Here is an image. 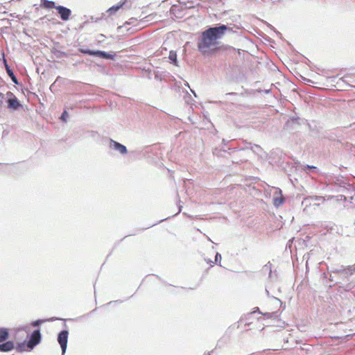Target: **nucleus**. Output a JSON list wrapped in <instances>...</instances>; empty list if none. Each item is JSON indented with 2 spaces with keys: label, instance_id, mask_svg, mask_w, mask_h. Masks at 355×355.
I'll return each mask as SVG.
<instances>
[{
  "label": "nucleus",
  "instance_id": "33",
  "mask_svg": "<svg viewBox=\"0 0 355 355\" xmlns=\"http://www.w3.org/2000/svg\"><path fill=\"white\" fill-rule=\"evenodd\" d=\"M205 261L208 263H210L211 266H212L214 263V262L210 259H205Z\"/></svg>",
  "mask_w": 355,
  "mask_h": 355
},
{
  "label": "nucleus",
  "instance_id": "42",
  "mask_svg": "<svg viewBox=\"0 0 355 355\" xmlns=\"http://www.w3.org/2000/svg\"><path fill=\"white\" fill-rule=\"evenodd\" d=\"M181 208H182V207H179V212L181 211Z\"/></svg>",
  "mask_w": 355,
  "mask_h": 355
},
{
  "label": "nucleus",
  "instance_id": "19",
  "mask_svg": "<svg viewBox=\"0 0 355 355\" xmlns=\"http://www.w3.org/2000/svg\"><path fill=\"white\" fill-rule=\"evenodd\" d=\"M304 170L307 172V171H311L314 173H318V168L315 166H312V165H306Z\"/></svg>",
  "mask_w": 355,
  "mask_h": 355
},
{
  "label": "nucleus",
  "instance_id": "21",
  "mask_svg": "<svg viewBox=\"0 0 355 355\" xmlns=\"http://www.w3.org/2000/svg\"><path fill=\"white\" fill-rule=\"evenodd\" d=\"M100 53V50H91L89 49V52H87V55L98 57Z\"/></svg>",
  "mask_w": 355,
  "mask_h": 355
},
{
  "label": "nucleus",
  "instance_id": "31",
  "mask_svg": "<svg viewBox=\"0 0 355 355\" xmlns=\"http://www.w3.org/2000/svg\"><path fill=\"white\" fill-rule=\"evenodd\" d=\"M3 98H4V94L3 93L0 92V105L2 103Z\"/></svg>",
  "mask_w": 355,
  "mask_h": 355
},
{
  "label": "nucleus",
  "instance_id": "36",
  "mask_svg": "<svg viewBox=\"0 0 355 355\" xmlns=\"http://www.w3.org/2000/svg\"><path fill=\"white\" fill-rule=\"evenodd\" d=\"M263 92L266 94H268L270 92V89H265L263 90Z\"/></svg>",
  "mask_w": 355,
  "mask_h": 355
},
{
  "label": "nucleus",
  "instance_id": "32",
  "mask_svg": "<svg viewBox=\"0 0 355 355\" xmlns=\"http://www.w3.org/2000/svg\"><path fill=\"white\" fill-rule=\"evenodd\" d=\"M274 314H275V313H266L263 315L267 316L268 318H270V317H272V315H274Z\"/></svg>",
  "mask_w": 355,
  "mask_h": 355
},
{
  "label": "nucleus",
  "instance_id": "24",
  "mask_svg": "<svg viewBox=\"0 0 355 355\" xmlns=\"http://www.w3.org/2000/svg\"><path fill=\"white\" fill-rule=\"evenodd\" d=\"M344 269L348 272L349 276H351L355 271V268L353 266H347V268L344 267Z\"/></svg>",
  "mask_w": 355,
  "mask_h": 355
},
{
  "label": "nucleus",
  "instance_id": "39",
  "mask_svg": "<svg viewBox=\"0 0 355 355\" xmlns=\"http://www.w3.org/2000/svg\"><path fill=\"white\" fill-rule=\"evenodd\" d=\"M191 91L192 94H194V96H196V93L194 92V91H193V90H191Z\"/></svg>",
  "mask_w": 355,
  "mask_h": 355
},
{
  "label": "nucleus",
  "instance_id": "15",
  "mask_svg": "<svg viewBox=\"0 0 355 355\" xmlns=\"http://www.w3.org/2000/svg\"><path fill=\"white\" fill-rule=\"evenodd\" d=\"M262 272L264 273L268 272L269 278L272 279V264L270 262H268L266 265L263 266Z\"/></svg>",
  "mask_w": 355,
  "mask_h": 355
},
{
  "label": "nucleus",
  "instance_id": "13",
  "mask_svg": "<svg viewBox=\"0 0 355 355\" xmlns=\"http://www.w3.org/2000/svg\"><path fill=\"white\" fill-rule=\"evenodd\" d=\"M41 6L46 9L55 8V7H58L53 1L50 0H41Z\"/></svg>",
  "mask_w": 355,
  "mask_h": 355
},
{
  "label": "nucleus",
  "instance_id": "14",
  "mask_svg": "<svg viewBox=\"0 0 355 355\" xmlns=\"http://www.w3.org/2000/svg\"><path fill=\"white\" fill-rule=\"evenodd\" d=\"M168 59L171 60V63L175 66H178V61L177 59V53L175 51H170L168 55Z\"/></svg>",
  "mask_w": 355,
  "mask_h": 355
},
{
  "label": "nucleus",
  "instance_id": "16",
  "mask_svg": "<svg viewBox=\"0 0 355 355\" xmlns=\"http://www.w3.org/2000/svg\"><path fill=\"white\" fill-rule=\"evenodd\" d=\"M56 319L54 318H49V319H46V320H35L33 322H31V325L33 327H39L40 325H41L42 323L45 322H47V321H54Z\"/></svg>",
  "mask_w": 355,
  "mask_h": 355
},
{
  "label": "nucleus",
  "instance_id": "11",
  "mask_svg": "<svg viewBox=\"0 0 355 355\" xmlns=\"http://www.w3.org/2000/svg\"><path fill=\"white\" fill-rule=\"evenodd\" d=\"M115 56H116L115 53L106 52V51L100 50L98 58L105 59V60H114L115 59Z\"/></svg>",
  "mask_w": 355,
  "mask_h": 355
},
{
  "label": "nucleus",
  "instance_id": "41",
  "mask_svg": "<svg viewBox=\"0 0 355 355\" xmlns=\"http://www.w3.org/2000/svg\"><path fill=\"white\" fill-rule=\"evenodd\" d=\"M130 20H131V22H133V20H136V19H135V18H131V19H130Z\"/></svg>",
  "mask_w": 355,
  "mask_h": 355
},
{
  "label": "nucleus",
  "instance_id": "10",
  "mask_svg": "<svg viewBox=\"0 0 355 355\" xmlns=\"http://www.w3.org/2000/svg\"><path fill=\"white\" fill-rule=\"evenodd\" d=\"M126 0H121L117 4L112 6L110 7L107 12L110 13V15H114L115 14L120 8L123 7V6L125 4Z\"/></svg>",
  "mask_w": 355,
  "mask_h": 355
},
{
  "label": "nucleus",
  "instance_id": "18",
  "mask_svg": "<svg viewBox=\"0 0 355 355\" xmlns=\"http://www.w3.org/2000/svg\"><path fill=\"white\" fill-rule=\"evenodd\" d=\"M250 146V150H252L254 153L259 155L262 151V148L259 145L254 144L252 145L251 143H249Z\"/></svg>",
  "mask_w": 355,
  "mask_h": 355
},
{
  "label": "nucleus",
  "instance_id": "4",
  "mask_svg": "<svg viewBox=\"0 0 355 355\" xmlns=\"http://www.w3.org/2000/svg\"><path fill=\"white\" fill-rule=\"evenodd\" d=\"M55 9L62 21H66L70 19L71 10L69 8L63 6H58V7H55Z\"/></svg>",
  "mask_w": 355,
  "mask_h": 355
},
{
  "label": "nucleus",
  "instance_id": "29",
  "mask_svg": "<svg viewBox=\"0 0 355 355\" xmlns=\"http://www.w3.org/2000/svg\"><path fill=\"white\" fill-rule=\"evenodd\" d=\"M78 51H79L80 53H83V54H87V52H89V49H83V48H80V49H78Z\"/></svg>",
  "mask_w": 355,
  "mask_h": 355
},
{
  "label": "nucleus",
  "instance_id": "8",
  "mask_svg": "<svg viewBox=\"0 0 355 355\" xmlns=\"http://www.w3.org/2000/svg\"><path fill=\"white\" fill-rule=\"evenodd\" d=\"M3 64H4L7 74L11 78L12 81L15 85H19V83L16 76L15 75L13 70L10 67V66L8 65V64L7 62L6 59L4 57H3Z\"/></svg>",
  "mask_w": 355,
  "mask_h": 355
},
{
  "label": "nucleus",
  "instance_id": "1",
  "mask_svg": "<svg viewBox=\"0 0 355 355\" xmlns=\"http://www.w3.org/2000/svg\"><path fill=\"white\" fill-rule=\"evenodd\" d=\"M230 28L225 24H218V26L209 27L201 34L198 42V49L202 54H205L207 50L212 45L216 44V40L222 38L227 31Z\"/></svg>",
  "mask_w": 355,
  "mask_h": 355
},
{
  "label": "nucleus",
  "instance_id": "17",
  "mask_svg": "<svg viewBox=\"0 0 355 355\" xmlns=\"http://www.w3.org/2000/svg\"><path fill=\"white\" fill-rule=\"evenodd\" d=\"M26 343L27 342L26 340L22 343H18L16 347H15L17 352H22L24 351H27Z\"/></svg>",
  "mask_w": 355,
  "mask_h": 355
},
{
  "label": "nucleus",
  "instance_id": "38",
  "mask_svg": "<svg viewBox=\"0 0 355 355\" xmlns=\"http://www.w3.org/2000/svg\"><path fill=\"white\" fill-rule=\"evenodd\" d=\"M323 276H324V278H327V274H326V273H324V274H323Z\"/></svg>",
  "mask_w": 355,
  "mask_h": 355
},
{
  "label": "nucleus",
  "instance_id": "12",
  "mask_svg": "<svg viewBox=\"0 0 355 355\" xmlns=\"http://www.w3.org/2000/svg\"><path fill=\"white\" fill-rule=\"evenodd\" d=\"M9 338V329L5 327H0V343L7 340Z\"/></svg>",
  "mask_w": 355,
  "mask_h": 355
},
{
  "label": "nucleus",
  "instance_id": "26",
  "mask_svg": "<svg viewBox=\"0 0 355 355\" xmlns=\"http://www.w3.org/2000/svg\"><path fill=\"white\" fill-rule=\"evenodd\" d=\"M181 4H184L185 6V8H191L194 7L193 2L188 1L189 5L186 2L180 1Z\"/></svg>",
  "mask_w": 355,
  "mask_h": 355
},
{
  "label": "nucleus",
  "instance_id": "3",
  "mask_svg": "<svg viewBox=\"0 0 355 355\" xmlns=\"http://www.w3.org/2000/svg\"><path fill=\"white\" fill-rule=\"evenodd\" d=\"M69 331L63 329L60 331L58 334L57 340L60 345L62 350V355H64L67 351V343H68Z\"/></svg>",
  "mask_w": 355,
  "mask_h": 355
},
{
  "label": "nucleus",
  "instance_id": "6",
  "mask_svg": "<svg viewBox=\"0 0 355 355\" xmlns=\"http://www.w3.org/2000/svg\"><path fill=\"white\" fill-rule=\"evenodd\" d=\"M110 148L116 151H119L122 155L126 154L128 152L127 148L125 146H124L113 139H110Z\"/></svg>",
  "mask_w": 355,
  "mask_h": 355
},
{
  "label": "nucleus",
  "instance_id": "22",
  "mask_svg": "<svg viewBox=\"0 0 355 355\" xmlns=\"http://www.w3.org/2000/svg\"><path fill=\"white\" fill-rule=\"evenodd\" d=\"M343 267H344L343 266H340L339 268H332L330 270V272H333V273L340 275L341 271L343 270Z\"/></svg>",
  "mask_w": 355,
  "mask_h": 355
},
{
  "label": "nucleus",
  "instance_id": "27",
  "mask_svg": "<svg viewBox=\"0 0 355 355\" xmlns=\"http://www.w3.org/2000/svg\"><path fill=\"white\" fill-rule=\"evenodd\" d=\"M313 199L312 197L305 198L304 201L302 202V205H305L306 207L308 206V204L311 203V200Z\"/></svg>",
  "mask_w": 355,
  "mask_h": 355
},
{
  "label": "nucleus",
  "instance_id": "7",
  "mask_svg": "<svg viewBox=\"0 0 355 355\" xmlns=\"http://www.w3.org/2000/svg\"><path fill=\"white\" fill-rule=\"evenodd\" d=\"M15 349V343L12 340H6L0 343L1 352H9Z\"/></svg>",
  "mask_w": 355,
  "mask_h": 355
},
{
  "label": "nucleus",
  "instance_id": "28",
  "mask_svg": "<svg viewBox=\"0 0 355 355\" xmlns=\"http://www.w3.org/2000/svg\"><path fill=\"white\" fill-rule=\"evenodd\" d=\"M6 96H7V99H10V98L16 97L15 95L11 92H8L6 93Z\"/></svg>",
  "mask_w": 355,
  "mask_h": 355
},
{
  "label": "nucleus",
  "instance_id": "35",
  "mask_svg": "<svg viewBox=\"0 0 355 355\" xmlns=\"http://www.w3.org/2000/svg\"><path fill=\"white\" fill-rule=\"evenodd\" d=\"M229 142V141H227L226 139H223V141H222V143L224 144V145H226L227 143Z\"/></svg>",
  "mask_w": 355,
  "mask_h": 355
},
{
  "label": "nucleus",
  "instance_id": "37",
  "mask_svg": "<svg viewBox=\"0 0 355 355\" xmlns=\"http://www.w3.org/2000/svg\"><path fill=\"white\" fill-rule=\"evenodd\" d=\"M243 149H250V146L248 144L245 148H243Z\"/></svg>",
  "mask_w": 355,
  "mask_h": 355
},
{
  "label": "nucleus",
  "instance_id": "20",
  "mask_svg": "<svg viewBox=\"0 0 355 355\" xmlns=\"http://www.w3.org/2000/svg\"><path fill=\"white\" fill-rule=\"evenodd\" d=\"M221 259H222L221 254L219 252H216L214 263L221 266L220 265Z\"/></svg>",
  "mask_w": 355,
  "mask_h": 355
},
{
  "label": "nucleus",
  "instance_id": "40",
  "mask_svg": "<svg viewBox=\"0 0 355 355\" xmlns=\"http://www.w3.org/2000/svg\"><path fill=\"white\" fill-rule=\"evenodd\" d=\"M130 20H131V22H133V20H136V19H135V18H131V19H130Z\"/></svg>",
  "mask_w": 355,
  "mask_h": 355
},
{
  "label": "nucleus",
  "instance_id": "30",
  "mask_svg": "<svg viewBox=\"0 0 355 355\" xmlns=\"http://www.w3.org/2000/svg\"><path fill=\"white\" fill-rule=\"evenodd\" d=\"M329 282L333 283V286L338 284L337 282L334 281V277L332 275H330V277H329ZM330 286H332V285H330Z\"/></svg>",
  "mask_w": 355,
  "mask_h": 355
},
{
  "label": "nucleus",
  "instance_id": "5",
  "mask_svg": "<svg viewBox=\"0 0 355 355\" xmlns=\"http://www.w3.org/2000/svg\"><path fill=\"white\" fill-rule=\"evenodd\" d=\"M8 108L12 111H16L22 107V104L17 97L6 100Z\"/></svg>",
  "mask_w": 355,
  "mask_h": 355
},
{
  "label": "nucleus",
  "instance_id": "25",
  "mask_svg": "<svg viewBox=\"0 0 355 355\" xmlns=\"http://www.w3.org/2000/svg\"><path fill=\"white\" fill-rule=\"evenodd\" d=\"M340 275L343 279H345V278H347L348 277H349L348 272L347 270H345L344 268H343V270L341 271V273Z\"/></svg>",
  "mask_w": 355,
  "mask_h": 355
},
{
  "label": "nucleus",
  "instance_id": "9",
  "mask_svg": "<svg viewBox=\"0 0 355 355\" xmlns=\"http://www.w3.org/2000/svg\"><path fill=\"white\" fill-rule=\"evenodd\" d=\"M277 193H279V196H274L273 205L275 207H279L284 203L285 198L282 196L281 189H278V191H277L275 194L276 195Z\"/></svg>",
  "mask_w": 355,
  "mask_h": 355
},
{
  "label": "nucleus",
  "instance_id": "23",
  "mask_svg": "<svg viewBox=\"0 0 355 355\" xmlns=\"http://www.w3.org/2000/svg\"><path fill=\"white\" fill-rule=\"evenodd\" d=\"M67 116H68L67 112L66 110H64L60 117V119L63 122H66Z\"/></svg>",
  "mask_w": 355,
  "mask_h": 355
},
{
  "label": "nucleus",
  "instance_id": "2",
  "mask_svg": "<svg viewBox=\"0 0 355 355\" xmlns=\"http://www.w3.org/2000/svg\"><path fill=\"white\" fill-rule=\"evenodd\" d=\"M42 340V334L39 329H35L28 337L26 341L27 351H32Z\"/></svg>",
  "mask_w": 355,
  "mask_h": 355
},
{
  "label": "nucleus",
  "instance_id": "34",
  "mask_svg": "<svg viewBox=\"0 0 355 355\" xmlns=\"http://www.w3.org/2000/svg\"><path fill=\"white\" fill-rule=\"evenodd\" d=\"M254 309V311H253L254 313L259 312V313H261L259 311V309L258 307H255Z\"/></svg>",
  "mask_w": 355,
  "mask_h": 355
},
{
  "label": "nucleus",
  "instance_id": "43",
  "mask_svg": "<svg viewBox=\"0 0 355 355\" xmlns=\"http://www.w3.org/2000/svg\"><path fill=\"white\" fill-rule=\"evenodd\" d=\"M185 85L189 87V85L187 83L185 84Z\"/></svg>",
  "mask_w": 355,
  "mask_h": 355
}]
</instances>
